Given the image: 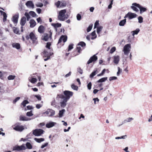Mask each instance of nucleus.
Instances as JSON below:
<instances>
[{"label":"nucleus","mask_w":152,"mask_h":152,"mask_svg":"<svg viewBox=\"0 0 152 152\" xmlns=\"http://www.w3.org/2000/svg\"><path fill=\"white\" fill-rule=\"evenodd\" d=\"M140 29L139 28H137L135 30L132 31V35L134 36L135 34H137L140 31Z\"/></svg>","instance_id":"obj_38"},{"label":"nucleus","mask_w":152,"mask_h":152,"mask_svg":"<svg viewBox=\"0 0 152 152\" xmlns=\"http://www.w3.org/2000/svg\"><path fill=\"white\" fill-rule=\"evenodd\" d=\"M43 113L44 114L47 115L48 116H53L55 114V112L52 109H49L44 113Z\"/></svg>","instance_id":"obj_11"},{"label":"nucleus","mask_w":152,"mask_h":152,"mask_svg":"<svg viewBox=\"0 0 152 152\" xmlns=\"http://www.w3.org/2000/svg\"><path fill=\"white\" fill-rule=\"evenodd\" d=\"M26 39L28 40L29 39L32 41V43L34 44H36L37 43V38L36 37L34 33L33 32H31L29 35L26 36Z\"/></svg>","instance_id":"obj_1"},{"label":"nucleus","mask_w":152,"mask_h":152,"mask_svg":"<svg viewBox=\"0 0 152 152\" xmlns=\"http://www.w3.org/2000/svg\"><path fill=\"white\" fill-rule=\"evenodd\" d=\"M134 4L137 3H133L132 4V6L131 7V8L134 11L136 12H138L139 11V10L136 7H137V6H135L136 5Z\"/></svg>","instance_id":"obj_21"},{"label":"nucleus","mask_w":152,"mask_h":152,"mask_svg":"<svg viewBox=\"0 0 152 152\" xmlns=\"http://www.w3.org/2000/svg\"><path fill=\"white\" fill-rule=\"evenodd\" d=\"M55 125V123L53 122H50L46 124V127L48 128H50L54 126Z\"/></svg>","instance_id":"obj_22"},{"label":"nucleus","mask_w":152,"mask_h":152,"mask_svg":"<svg viewBox=\"0 0 152 152\" xmlns=\"http://www.w3.org/2000/svg\"><path fill=\"white\" fill-rule=\"evenodd\" d=\"M50 34L49 36H48V34H45L42 36V39L43 40H44L46 41H48L49 38H51L52 36V33L51 32H50Z\"/></svg>","instance_id":"obj_13"},{"label":"nucleus","mask_w":152,"mask_h":152,"mask_svg":"<svg viewBox=\"0 0 152 152\" xmlns=\"http://www.w3.org/2000/svg\"><path fill=\"white\" fill-rule=\"evenodd\" d=\"M73 45H74L72 44H70L68 46V48L67 51L69 52L73 48Z\"/></svg>","instance_id":"obj_40"},{"label":"nucleus","mask_w":152,"mask_h":152,"mask_svg":"<svg viewBox=\"0 0 152 152\" xmlns=\"http://www.w3.org/2000/svg\"><path fill=\"white\" fill-rule=\"evenodd\" d=\"M67 100L64 99L62 102L61 103V107H64L66 106V102L67 101Z\"/></svg>","instance_id":"obj_26"},{"label":"nucleus","mask_w":152,"mask_h":152,"mask_svg":"<svg viewBox=\"0 0 152 152\" xmlns=\"http://www.w3.org/2000/svg\"><path fill=\"white\" fill-rule=\"evenodd\" d=\"M99 25V20H97L95 22L94 26V28H96L97 27V26Z\"/></svg>","instance_id":"obj_50"},{"label":"nucleus","mask_w":152,"mask_h":152,"mask_svg":"<svg viewBox=\"0 0 152 152\" xmlns=\"http://www.w3.org/2000/svg\"><path fill=\"white\" fill-rule=\"evenodd\" d=\"M107 77H104L101 78L97 81V83H102L105 81L107 80Z\"/></svg>","instance_id":"obj_24"},{"label":"nucleus","mask_w":152,"mask_h":152,"mask_svg":"<svg viewBox=\"0 0 152 152\" xmlns=\"http://www.w3.org/2000/svg\"><path fill=\"white\" fill-rule=\"evenodd\" d=\"M42 53L43 54L44 57H47L46 58H45L44 60L45 61H47L50 58V56H51L53 54V53L52 52H50L48 53L47 51L45 50Z\"/></svg>","instance_id":"obj_5"},{"label":"nucleus","mask_w":152,"mask_h":152,"mask_svg":"<svg viewBox=\"0 0 152 152\" xmlns=\"http://www.w3.org/2000/svg\"><path fill=\"white\" fill-rule=\"evenodd\" d=\"M92 27V25H90L87 28V32H89L91 29Z\"/></svg>","instance_id":"obj_49"},{"label":"nucleus","mask_w":152,"mask_h":152,"mask_svg":"<svg viewBox=\"0 0 152 152\" xmlns=\"http://www.w3.org/2000/svg\"><path fill=\"white\" fill-rule=\"evenodd\" d=\"M114 63L116 64H118L120 60L119 56H114Z\"/></svg>","instance_id":"obj_16"},{"label":"nucleus","mask_w":152,"mask_h":152,"mask_svg":"<svg viewBox=\"0 0 152 152\" xmlns=\"http://www.w3.org/2000/svg\"><path fill=\"white\" fill-rule=\"evenodd\" d=\"M52 26H53L55 28L60 27L61 26V24L59 23H52Z\"/></svg>","instance_id":"obj_29"},{"label":"nucleus","mask_w":152,"mask_h":152,"mask_svg":"<svg viewBox=\"0 0 152 152\" xmlns=\"http://www.w3.org/2000/svg\"><path fill=\"white\" fill-rule=\"evenodd\" d=\"M29 23L30 27L31 28L34 27L36 25V23L34 20H30Z\"/></svg>","instance_id":"obj_18"},{"label":"nucleus","mask_w":152,"mask_h":152,"mask_svg":"<svg viewBox=\"0 0 152 152\" xmlns=\"http://www.w3.org/2000/svg\"><path fill=\"white\" fill-rule=\"evenodd\" d=\"M36 6L37 7H42L43 6V4L41 3H39L36 4Z\"/></svg>","instance_id":"obj_56"},{"label":"nucleus","mask_w":152,"mask_h":152,"mask_svg":"<svg viewBox=\"0 0 152 152\" xmlns=\"http://www.w3.org/2000/svg\"><path fill=\"white\" fill-rule=\"evenodd\" d=\"M51 45V42H48L46 43V47L49 50H50V51L51 50L53 51L52 49H51L50 47V46Z\"/></svg>","instance_id":"obj_23"},{"label":"nucleus","mask_w":152,"mask_h":152,"mask_svg":"<svg viewBox=\"0 0 152 152\" xmlns=\"http://www.w3.org/2000/svg\"><path fill=\"white\" fill-rule=\"evenodd\" d=\"M20 99V97H18L16 98L13 101V103L14 104L17 101H18Z\"/></svg>","instance_id":"obj_53"},{"label":"nucleus","mask_w":152,"mask_h":152,"mask_svg":"<svg viewBox=\"0 0 152 152\" xmlns=\"http://www.w3.org/2000/svg\"><path fill=\"white\" fill-rule=\"evenodd\" d=\"M12 45L13 48L17 49H19L20 48V45L19 43H12Z\"/></svg>","instance_id":"obj_19"},{"label":"nucleus","mask_w":152,"mask_h":152,"mask_svg":"<svg viewBox=\"0 0 152 152\" xmlns=\"http://www.w3.org/2000/svg\"><path fill=\"white\" fill-rule=\"evenodd\" d=\"M118 71L117 72V75L119 76V75L120 73L122 72V69L118 67Z\"/></svg>","instance_id":"obj_48"},{"label":"nucleus","mask_w":152,"mask_h":152,"mask_svg":"<svg viewBox=\"0 0 152 152\" xmlns=\"http://www.w3.org/2000/svg\"><path fill=\"white\" fill-rule=\"evenodd\" d=\"M64 111L65 110L64 109H63L59 111V115L60 117H61L63 116V114Z\"/></svg>","instance_id":"obj_43"},{"label":"nucleus","mask_w":152,"mask_h":152,"mask_svg":"<svg viewBox=\"0 0 152 152\" xmlns=\"http://www.w3.org/2000/svg\"><path fill=\"white\" fill-rule=\"evenodd\" d=\"M78 45H80L81 47H83L86 46V44L83 42H81L78 43Z\"/></svg>","instance_id":"obj_42"},{"label":"nucleus","mask_w":152,"mask_h":152,"mask_svg":"<svg viewBox=\"0 0 152 152\" xmlns=\"http://www.w3.org/2000/svg\"><path fill=\"white\" fill-rule=\"evenodd\" d=\"M29 81L32 83H34L37 82V79L35 78H32Z\"/></svg>","instance_id":"obj_41"},{"label":"nucleus","mask_w":152,"mask_h":152,"mask_svg":"<svg viewBox=\"0 0 152 152\" xmlns=\"http://www.w3.org/2000/svg\"><path fill=\"white\" fill-rule=\"evenodd\" d=\"M113 0H112L111 1L110 3L108 6V9H111L112 7V5L113 4Z\"/></svg>","instance_id":"obj_57"},{"label":"nucleus","mask_w":152,"mask_h":152,"mask_svg":"<svg viewBox=\"0 0 152 152\" xmlns=\"http://www.w3.org/2000/svg\"><path fill=\"white\" fill-rule=\"evenodd\" d=\"M48 145V142L45 143L44 144L42 145L41 146V147L42 148H44V147H45L47 146Z\"/></svg>","instance_id":"obj_58"},{"label":"nucleus","mask_w":152,"mask_h":152,"mask_svg":"<svg viewBox=\"0 0 152 152\" xmlns=\"http://www.w3.org/2000/svg\"><path fill=\"white\" fill-rule=\"evenodd\" d=\"M30 119L23 115H20L19 117V120L20 121H28Z\"/></svg>","instance_id":"obj_20"},{"label":"nucleus","mask_w":152,"mask_h":152,"mask_svg":"<svg viewBox=\"0 0 152 152\" xmlns=\"http://www.w3.org/2000/svg\"><path fill=\"white\" fill-rule=\"evenodd\" d=\"M35 97H36L39 101H40L41 100V97L40 95H35Z\"/></svg>","instance_id":"obj_54"},{"label":"nucleus","mask_w":152,"mask_h":152,"mask_svg":"<svg viewBox=\"0 0 152 152\" xmlns=\"http://www.w3.org/2000/svg\"><path fill=\"white\" fill-rule=\"evenodd\" d=\"M134 4L136 5H135V6H137V7L139 8L140 13L141 14H142L143 12L146 11L147 10L146 8L143 7L139 4Z\"/></svg>","instance_id":"obj_10"},{"label":"nucleus","mask_w":152,"mask_h":152,"mask_svg":"<svg viewBox=\"0 0 152 152\" xmlns=\"http://www.w3.org/2000/svg\"><path fill=\"white\" fill-rule=\"evenodd\" d=\"M36 11L39 14L41 13V9L40 8H37L36 9Z\"/></svg>","instance_id":"obj_63"},{"label":"nucleus","mask_w":152,"mask_h":152,"mask_svg":"<svg viewBox=\"0 0 152 152\" xmlns=\"http://www.w3.org/2000/svg\"><path fill=\"white\" fill-rule=\"evenodd\" d=\"M71 88L77 91L78 89V87L77 86L75 85L74 84H72L71 86Z\"/></svg>","instance_id":"obj_34"},{"label":"nucleus","mask_w":152,"mask_h":152,"mask_svg":"<svg viewBox=\"0 0 152 152\" xmlns=\"http://www.w3.org/2000/svg\"><path fill=\"white\" fill-rule=\"evenodd\" d=\"M15 75H10L7 77V79L8 80H12L15 79Z\"/></svg>","instance_id":"obj_39"},{"label":"nucleus","mask_w":152,"mask_h":152,"mask_svg":"<svg viewBox=\"0 0 152 152\" xmlns=\"http://www.w3.org/2000/svg\"><path fill=\"white\" fill-rule=\"evenodd\" d=\"M66 12V10H61L59 13L58 16V19H64L63 18L64 17Z\"/></svg>","instance_id":"obj_14"},{"label":"nucleus","mask_w":152,"mask_h":152,"mask_svg":"<svg viewBox=\"0 0 152 152\" xmlns=\"http://www.w3.org/2000/svg\"><path fill=\"white\" fill-rule=\"evenodd\" d=\"M97 57L94 55L92 56L91 57L88 61L87 62V64H89L93 62H95L96 61L97 59Z\"/></svg>","instance_id":"obj_12"},{"label":"nucleus","mask_w":152,"mask_h":152,"mask_svg":"<svg viewBox=\"0 0 152 152\" xmlns=\"http://www.w3.org/2000/svg\"><path fill=\"white\" fill-rule=\"evenodd\" d=\"M26 115L27 116L29 117L33 115L32 113V111H31L29 112H27L26 113Z\"/></svg>","instance_id":"obj_44"},{"label":"nucleus","mask_w":152,"mask_h":152,"mask_svg":"<svg viewBox=\"0 0 152 152\" xmlns=\"http://www.w3.org/2000/svg\"><path fill=\"white\" fill-rule=\"evenodd\" d=\"M137 16V15L135 13H133L131 12H129L125 15L124 18L125 19L127 18H128L129 19H132L136 18Z\"/></svg>","instance_id":"obj_7"},{"label":"nucleus","mask_w":152,"mask_h":152,"mask_svg":"<svg viewBox=\"0 0 152 152\" xmlns=\"http://www.w3.org/2000/svg\"><path fill=\"white\" fill-rule=\"evenodd\" d=\"M77 71L80 74H82L83 73V70L81 69L80 68H78Z\"/></svg>","instance_id":"obj_59"},{"label":"nucleus","mask_w":152,"mask_h":152,"mask_svg":"<svg viewBox=\"0 0 152 152\" xmlns=\"http://www.w3.org/2000/svg\"><path fill=\"white\" fill-rule=\"evenodd\" d=\"M126 20H123L121 21L119 23V25L120 26H124L126 23Z\"/></svg>","instance_id":"obj_31"},{"label":"nucleus","mask_w":152,"mask_h":152,"mask_svg":"<svg viewBox=\"0 0 152 152\" xmlns=\"http://www.w3.org/2000/svg\"><path fill=\"white\" fill-rule=\"evenodd\" d=\"M60 4V2L59 1H58L56 3V5L57 7H59Z\"/></svg>","instance_id":"obj_61"},{"label":"nucleus","mask_w":152,"mask_h":152,"mask_svg":"<svg viewBox=\"0 0 152 152\" xmlns=\"http://www.w3.org/2000/svg\"><path fill=\"white\" fill-rule=\"evenodd\" d=\"M26 20H21L20 23L22 26L24 25L26 23Z\"/></svg>","instance_id":"obj_45"},{"label":"nucleus","mask_w":152,"mask_h":152,"mask_svg":"<svg viewBox=\"0 0 152 152\" xmlns=\"http://www.w3.org/2000/svg\"><path fill=\"white\" fill-rule=\"evenodd\" d=\"M103 28L102 26H100L97 27V33L98 34H99L100 31H102Z\"/></svg>","instance_id":"obj_37"},{"label":"nucleus","mask_w":152,"mask_h":152,"mask_svg":"<svg viewBox=\"0 0 152 152\" xmlns=\"http://www.w3.org/2000/svg\"><path fill=\"white\" fill-rule=\"evenodd\" d=\"M25 149L26 147L23 144L22 145L20 146L17 145L14 147L13 148V150L19 151L21 150H25Z\"/></svg>","instance_id":"obj_9"},{"label":"nucleus","mask_w":152,"mask_h":152,"mask_svg":"<svg viewBox=\"0 0 152 152\" xmlns=\"http://www.w3.org/2000/svg\"><path fill=\"white\" fill-rule=\"evenodd\" d=\"M117 79V77H111L109 78V80L110 81H111L113 80H115Z\"/></svg>","instance_id":"obj_55"},{"label":"nucleus","mask_w":152,"mask_h":152,"mask_svg":"<svg viewBox=\"0 0 152 152\" xmlns=\"http://www.w3.org/2000/svg\"><path fill=\"white\" fill-rule=\"evenodd\" d=\"M44 132L43 130L41 129H37L33 131V134L35 136H40Z\"/></svg>","instance_id":"obj_6"},{"label":"nucleus","mask_w":152,"mask_h":152,"mask_svg":"<svg viewBox=\"0 0 152 152\" xmlns=\"http://www.w3.org/2000/svg\"><path fill=\"white\" fill-rule=\"evenodd\" d=\"M67 40V37L66 35H62L60 38L59 39L58 42L57 44L58 47V48H61L62 46H63L64 45V43L61 44V42H62V40L63 41V42L64 43Z\"/></svg>","instance_id":"obj_3"},{"label":"nucleus","mask_w":152,"mask_h":152,"mask_svg":"<svg viewBox=\"0 0 152 152\" xmlns=\"http://www.w3.org/2000/svg\"><path fill=\"white\" fill-rule=\"evenodd\" d=\"M45 28L43 26L41 25L39 26L38 31L40 33H43L44 32Z\"/></svg>","instance_id":"obj_17"},{"label":"nucleus","mask_w":152,"mask_h":152,"mask_svg":"<svg viewBox=\"0 0 152 152\" xmlns=\"http://www.w3.org/2000/svg\"><path fill=\"white\" fill-rule=\"evenodd\" d=\"M36 107L37 109H39L42 107V105L41 104H37L36 105Z\"/></svg>","instance_id":"obj_62"},{"label":"nucleus","mask_w":152,"mask_h":152,"mask_svg":"<svg viewBox=\"0 0 152 152\" xmlns=\"http://www.w3.org/2000/svg\"><path fill=\"white\" fill-rule=\"evenodd\" d=\"M34 140L37 142L39 143H40L44 141L45 140L43 138H35L34 139Z\"/></svg>","instance_id":"obj_27"},{"label":"nucleus","mask_w":152,"mask_h":152,"mask_svg":"<svg viewBox=\"0 0 152 152\" xmlns=\"http://www.w3.org/2000/svg\"><path fill=\"white\" fill-rule=\"evenodd\" d=\"M29 13L30 15L32 16L33 17H36L37 15L36 13L34 11H30L29 12Z\"/></svg>","instance_id":"obj_32"},{"label":"nucleus","mask_w":152,"mask_h":152,"mask_svg":"<svg viewBox=\"0 0 152 152\" xmlns=\"http://www.w3.org/2000/svg\"><path fill=\"white\" fill-rule=\"evenodd\" d=\"M77 50V53H78L75 54V53L74 54V55L75 56H76L78 55H79L80 53V50H81V48L80 47H77L76 48Z\"/></svg>","instance_id":"obj_30"},{"label":"nucleus","mask_w":152,"mask_h":152,"mask_svg":"<svg viewBox=\"0 0 152 152\" xmlns=\"http://www.w3.org/2000/svg\"><path fill=\"white\" fill-rule=\"evenodd\" d=\"M92 84L91 82H90L87 85V88L89 90H90L91 89V87Z\"/></svg>","instance_id":"obj_51"},{"label":"nucleus","mask_w":152,"mask_h":152,"mask_svg":"<svg viewBox=\"0 0 152 152\" xmlns=\"http://www.w3.org/2000/svg\"><path fill=\"white\" fill-rule=\"evenodd\" d=\"M20 123H16L13 126H14L13 129L17 131L20 132L22 131L24 129V127L23 126L20 125Z\"/></svg>","instance_id":"obj_4"},{"label":"nucleus","mask_w":152,"mask_h":152,"mask_svg":"<svg viewBox=\"0 0 152 152\" xmlns=\"http://www.w3.org/2000/svg\"><path fill=\"white\" fill-rule=\"evenodd\" d=\"M26 108L28 110H31L33 109V107L32 106L30 105H28L27 106Z\"/></svg>","instance_id":"obj_60"},{"label":"nucleus","mask_w":152,"mask_h":152,"mask_svg":"<svg viewBox=\"0 0 152 152\" xmlns=\"http://www.w3.org/2000/svg\"><path fill=\"white\" fill-rule=\"evenodd\" d=\"M1 15L3 16V19H7V16L6 13L5 12H4L2 14H1Z\"/></svg>","instance_id":"obj_52"},{"label":"nucleus","mask_w":152,"mask_h":152,"mask_svg":"<svg viewBox=\"0 0 152 152\" xmlns=\"http://www.w3.org/2000/svg\"><path fill=\"white\" fill-rule=\"evenodd\" d=\"M27 148L28 149H31L32 148V146L31 144L28 142H27L26 144Z\"/></svg>","instance_id":"obj_33"},{"label":"nucleus","mask_w":152,"mask_h":152,"mask_svg":"<svg viewBox=\"0 0 152 152\" xmlns=\"http://www.w3.org/2000/svg\"><path fill=\"white\" fill-rule=\"evenodd\" d=\"M12 29L13 31L15 33L17 34H20L19 33V29L18 28L14 27H13Z\"/></svg>","instance_id":"obj_25"},{"label":"nucleus","mask_w":152,"mask_h":152,"mask_svg":"<svg viewBox=\"0 0 152 152\" xmlns=\"http://www.w3.org/2000/svg\"><path fill=\"white\" fill-rule=\"evenodd\" d=\"M97 69L93 71L90 74V78H93L97 74Z\"/></svg>","instance_id":"obj_28"},{"label":"nucleus","mask_w":152,"mask_h":152,"mask_svg":"<svg viewBox=\"0 0 152 152\" xmlns=\"http://www.w3.org/2000/svg\"><path fill=\"white\" fill-rule=\"evenodd\" d=\"M131 48V45L130 44H127L125 45L124 48V53L126 55H128L129 53Z\"/></svg>","instance_id":"obj_8"},{"label":"nucleus","mask_w":152,"mask_h":152,"mask_svg":"<svg viewBox=\"0 0 152 152\" xmlns=\"http://www.w3.org/2000/svg\"><path fill=\"white\" fill-rule=\"evenodd\" d=\"M30 15L29 13L26 12L25 13V15L27 19H29L30 18Z\"/></svg>","instance_id":"obj_46"},{"label":"nucleus","mask_w":152,"mask_h":152,"mask_svg":"<svg viewBox=\"0 0 152 152\" xmlns=\"http://www.w3.org/2000/svg\"><path fill=\"white\" fill-rule=\"evenodd\" d=\"M81 16L79 14H77V19H81Z\"/></svg>","instance_id":"obj_64"},{"label":"nucleus","mask_w":152,"mask_h":152,"mask_svg":"<svg viewBox=\"0 0 152 152\" xmlns=\"http://www.w3.org/2000/svg\"><path fill=\"white\" fill-rule=\"evenodd\" d=\"M29 103L28 102L27 100H24L21 103V104L23 105V107H25L26 104Z\"/></svg>","instance_id":"obj_35"},{"label":"nucleus","mask_w":152,"mask_h":152,"mask_svg":"<svg viewBox=\"0 0 152 152\" xmlns=\"http://www.w3.org/2000/svg\"><path fill=\"white\" fill-rule=\"evenodd\" d=\"M64 94L65 95V97H64L63 95H60L59 97L60 98H64V99L66 100L69 99L73 95V92L69 91H64Z\"/></svg>","instance_id":"obj_2"},{"label":"nucleus","mask_w":152,"mask_h":152,"mask_svg":"<svg viewBox=\"0 0 152 152\" xmlns=\"http://www.w3.org/2000/svg\"><path fill=\"white\" fill-rule=\"evenodd\" d=\"M26 5L28 7H31L33 8L34 7V5L32 2L31 1H29L27 2L26 3Z\"/></svg>","instance_id":"obj_15"},{"label":"nucleus","mask_w":152,"mask_h":152,"mask_svg":"<svg viewBox=\"0 0 152 152\" xmlns=\"http://www.w3.org/2000/svg\"><path fill=\"white\" fill-rule=\"evenodd\" d=\"M116 50V48L115 47H112L110 51V53H113Z\"/></svg>","instance_id":"obj_47"},{"label":"nucleus","mask_w":152,"mask_h":152,"mask_svg":"<svg viewBox=\"0 0 152 152\" xmlns=\"http://www.w3.org/2000/svg\"><path fill=\"white\" fill-rule=\"evenodd\" d=\"M19 13L18 12H17L13 16L12 19H18L19 18Z\"/></svg>","instance_id":"obj_36"}]
</instances>
